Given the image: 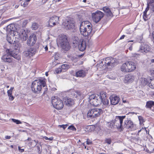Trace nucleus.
<instances>
[{"instance_id": "f257e3e1", "label": "nucleus", "mask_w": 154, "mask_h": 154, "mask_svg": "<svg viewBox=\"0 0 154 154\" xmlns=\"http://www.w3.org/2000/svg\"><path fill=\"white\" fill-rule=\"evenodd\" d=\"M88 101L92 105L95 106L102 104L103 108L109 106V102L107 99L106 93L102 92L99 94H93L90 95L88 98Z\"/></svg>"}, {"instance_id": "f03ea898", "label": "nucleus", "mask_w": 154, "mask_h": 154, "mask_svg": "<svg viewBox=\"0 0 154 154\" xmlns=\"http://www.w3.org/2000/svg\"><path fill=\"white\" fill-rule=\"evenodd\" d=\"M65 93H59V95L61 99L58 97V109H62L64 106L63 102L64 104L68 106H72L74 103V101L72 98L65 94Z\"/></svg>"}, {"instance_id": "7ed1b4c3", "label": "nucleus", "mask_w": 154, "mask_h": 154, "mask_svg": "<svg viewBox=\"0 0 154 154\" xmlns=\"http://www.w3.org/2000/svg\"><path fill=\"white\" fill-rule=\"evenodd\" d=\"M92 26L88 21H84L80 24V31L81 34L86 37L91 34Z\"/></svg>"}, {"instance_id": "20e7f679", "label": "nucleus", "mask_w": 154, "mask_h": 154, "mask_svg": "<svg viewBox=\"0 0 154 154\" xmlns=\"http://www.w3.org/2000/svg\"><path fill=\"white\" fill-rule=\"evenodd\" d=\"M45 79H41L35 80L32 83L31 86L32 91L35 93H38L41 91L42 87L45 86Z\"/></svg>"}, {"instance_id": "39448f33", "label": "nucleus", "mask_w": 154, "mask_h": 154, "mask_svg": "<svg viewBox=\"0 0 154 154\" xmlns=\"http://www.w3.org/2000/svg\"><path fill=\"white\" fill-rule=\"evenodd\" d=\"M58 43L61 47L64 50L68 51L70 46L66 35L64 34H60L58 35Z\"/></svg>"}, {"instance_id": "423d86ee", "label": "nucleus", "mask_w": 154, "mask_h": 154, "mask_svg": "<svg viewBox=\"0 0 154 154\" xmlns=\"http://www.w3.org/2000/svg\"><path fill=\"white\" fill-rule=\"evenodd\" d=\"M13 34L15 38L21 40L23 41H26L28 37L25 30L23 29L20 30L14 31Z\"/></svg>"}, {"instance_id": "0eeeda50", "label": "nucleus", "mask_w": 154, "mask_h": 154, "mask_svg": "<svg viewBox=\"0 0 154 154\" xmlns=\"http://www.w3.org/2000/svg\"><path fill=\"white\" fill-rule=\"evenodd\" d=\"M126 116H116L115 119L113 120L116 127L118 129H121L122 131L124 129L123 126H122V123L123 119L125 118Z\"/></svg>"}, {"instance_id": "6e6552de", "label": "nucleus", "mask_w": 154, "mask_h": 154, "mask_svg": "<svg viewBox=\"0 0 154 154\" xmlns=\"http://www.w3.org/2000/svg\"><path fill=\"white\" fill-rule=\"evenodd\" d=\"M102 113V110L100 109H93L89 110L87 113V116L91 118L97 117Z\"/></svg>"}, {"instance_id": "1a4fd4ad", "label": "nucleus", "mask_w": 154, "mask_h": 154, "mask_svg": "<svg viewBox=\"0 0 154 154\" xmlns=\"http://www.w3.org/2000/svg\"><path fill=\"white\" fill-rule=\"evenodd\" d=\"M75 39L73 42V44L75 43L78 46L79 50L81 51H83L86 48V42L83 39H80L78 37H75Z\"/></svg>"}, {"instance_id": "9d476101", "label": "nucleus", "mask_w": 154, "mask_h": 154, "mask_svg": "<svg viewBox=\"0 0 154 154\" xmlns=\"http://www.w3.org/2000/svg\"><path fill=\"white\" fill-rule=\"evenodd\" d=\"M66 29L72 30L74 31L75 29V22L72 19H66L63 23Z\"/></svg>"}, {"instance_id": "9b49d317", "label": "nucleus", "mask_w": 154, "mask_h": 154, "mask_svg": "<svg viewBox=\"0 0 154 154\" xmlns=\"http://www.w3.org/2000/svg\"><path fill=\"white\" fill-rule=\"evenodd\" d=\"M124 127L131 131H134L136 129V125L133 123L130 118H127L125 121Z\"/></svg>"}, {"instance_id": "f8f14e48", "label": "nucleus", "mask_w": 154, "mask_h": 154, "mask_svg": "<svg viewBox=\"0 0 154 154\" xmlns=\"http://www.w3.org/2000/svg\"><path fill=\"white\" fill-rule=\"evenodd\" d=\"M92 16L93 21L97 23L100 21L103 17V13L100 11L97 10L92 14Z\"/></svg>"}, {"instance_id": "ddd939ff", "label": "nucleus", "mask_w": 154, "mask_h": 154, "mask_svg": "<svg viewBox=\"0 0 154 154\" xmlns=\"http://www.w3.org/2000/svg\"><path fill=\"white\" fill-rule=\"evenodd\" d=\"M6 52L7 53L2 57V60L5 62L14 63L13 59L11 57H13L11 54V52H12V50H8Z\"/></svg>"}, {"instance_id": "4468645a", "label": "nucleus", "mask_w": 154, "mask_h": 154, "mask_svg": "<svg viewBox=\"0 0 154 154\" xmlns=\"http://www.w3.org/2000/svg\"><path fill=\"white\" fill-rule=\"evenodd\" d=\"M20 47L21 45L20 44L16 43L14 49L12 51V52H11V54L13 57L17 60H19L20 59V57L18 54Z\"/></svg>"}, {"instance_id": "2eb2a0df", "label": "nucleus", "mask_w": 154, "mask_h": 154, "mask_svg": "<svg viewBox=\"0 0 154 154\" xmlns=\"http://www.w3.org/2000/svg\"><path fill=\"white\" fill-rule=\"evenodd\" d=\"M104 64L106 67L109 66H114L116 63V59L112 57H108L106 58L105 59Z\"/></svg>"}, {"instance_id": "dca6fc26", "label": "nucleus", "mask_w": 154, "mask_h": 154, "mask_svg": "<svg viewBox=\"0 0 154 154\" xmlns=\"http://www.w3.org/2000/svg\"><path fill=\"white\" fill-rule=\"evenodd\" d=\"M61 93H65V94L67 95V96L69 97H76L78 95L81 96V94L80 92L77 91H75L73 90H71L69 91H65L61 92Z\"/></svg>"}, {"instance_id": "f3484780", "label": "nucleus", "mask_w": 154, "mask_h": 154, "mask_svg": "<svg viewBox=\"0 0 154 154\" xmlns=\"http://www.w3.org/2000/svg\"><path fill=\"white\" fill-rule=\"evenodd\" d=\"M37 38L34 34H31L29 36L27 41L28 45L31 46L34 45L36 42Z\"/></svg>"}, {"instance_id": "a211bd4d", "label": "nucleus", "mask_w": 154, "mask_h": 154, "mask_svg": "<svg viewBox=\"0 0 154 154\" xmlns=\"http://www.w3.org/2000/svg\"><path fill=\"white\" fill-rule=\"evenodd\" d=\"M36 50L32 48H29L23 52V55L26 57H30L35 54Z\"/></svg>"}, {"instance_id": "6ab92c4d", "label": "nucleus", "mask_w": 154, "mask_h": 154, "mask_svg": "<svg viewBox=\"0 0 154 154\" xmlns=\"http://www.w3.org/2000/svg\"><path fill=\"white\" fill-rule=\"evenodd\" d=\"M128 72H131L136 69L135 63L131 61L127 62Z\"/></svg>"}, {"instance_id": "aec40b11", "label": "nucleus", "mask_w": 154, "mask_h": 154, "mask_svg": "<svg viewBox=\"0 0 154 154\" xmlns=\"http://www.w3.org/2000/svg\"><path fill=\"white\" fill-rule=\"evenodd\" d=\"M150 50L149 45L145 44H142L140 48V51L143 53H146Z\"/></svg>"}, {"instance_id": "412c9836", "label": "nucleus", "mask_w": 154, "mask_h": 154, "mask_svg": "<svg viewBox=\"0 0 154 154\" xmlns=\"http://www.w3.org/2000/svg\"><path fill=\"white\" fill-rule=\"evenodd\" d=\"M109 99L110 100L111 104L113 105L117 104L120 100L119 97L114 95H112L110 96Z\"/></svg>"}, {"instance_id": "4be33fe9", "label": "nucleus", "mask_w": 154, "mask_h": 154, "mask_svg": "<svg viewBox=\"0 0 154 154\" xmlns=\"http://www.w3.org/2000/svg\"><path fill=\"white\" fill-rule=\"evenodd\" d=\"M88 71L85 69H81L76 72L75 73V76L77 77L83 78L84 77L87 73Z\"/></svg>"}, {"instance_id": "5701e85b", "label": "nucleus", "mask_w": 154, "mask_h": 154, "mask_svg": "<svg viewBox=\"0 0 154 154\" xmlns=\"http://www.w3.org/2000/svg\"><path fill=\"white\" fill-rule=\"evenodd\" d=\"M58 17L56 16H53L50 18L49 20V25L50 27L54 26L57 22Z\"/></svg>"}, {"instance_id": "b1692460", "label": "nucleus", "mask_w": 154, "mask_h": 154, "mask_svg": "<svg viewBox=\"0 0 154 154\" xmlns=\"http://www.w3.org/2000/svg\"><path fill=\"white\" fill-rule=\"evenodd\" d=\"M134 78V76L131 74H128L125 76V82H132Z\"/></svg>"}, {"instance_id": "393cba45", "label": "nucleus", "mask_w": 154, "mask_h": 154, "mask_svg": "<svg viewBox=\"0 0 154 154\" xmlns=\"http://www.w3.org/2000/svg\"><path fill=\"white\" fill-rule=\"evenodd\" d=\"M51 102L54 107L58 109L57 105L58 104V97L57 96H54L52 97Z\"/></svg>"}, {"instance_id": "a878e982", "label": "nucleus", "mask_w": 154, "mask_h": 154, "mask_svg": "<svg viewBox=\"0 0 154 154\" xmlns=\"http://www.w3.org/2000/svg\"><path fill=\"white\" fill-rule=\"evenodd\" d=\"M14 26L13 24H10L8 25L7 27V34H10L14 31Z\"/></svg>"}, {"instance_id": "bb28decb", "label": "nucleus", "mask_w": 154, "mask_h": 154, "mask_svg": "<svg viewBox=\"0 0 154 154\" xmlns=\"http://www.w3.org/2000/svg\"><path fill=\"white\" fill-rule=\"evenodd\" d=\"M103 11L106 14L107 16L111 17L112 13L110 8L107 7H104L103 8Z\"/></svg>"}, {"instance_id": "cd10ccee", "label": "nucleus", "mask_w": 154, "mask_h": 154, "mask_svg": "<svg viewBox=\"0 0 154 154\" xmlns=\"http://www.w3.org/2000/svg\"><path fill=\"white\" fill-rule=\"evenodd\" d=\"M149 8H150L147 5L145 11L143 12V18L145 21L147 20L149 18V16L147 15V12L149 10Z\"/></svg>"}, {"instance_id": "c85d7f7f", "label": "nucleus", "mask_w": 154, "mask_h": 154, "mask_svg": "<svg viewBox=\"0 0 154 154\" xmlns=\"http://www.w3.org/2000/svg\"><path fill=\"white\" fill-rule=\"evenodd\" d=\"M147 3V5L152 11H154V0H148Z\"/></svg>"}, {"instance_id": "c756f323", "label": "nucleus", "mask_w": 154, "mask_h": 154, "mask_svg": "<svg viewBox=\"0 0 154 154\" xmlns=\"http://www.w3.org/2000/svg\"><path fill=\"white\" fill-rule=\"evenodd\" d=\"M14 88L13 87H11L10 89L8 90L7 91L8 95L9 97V99L11 100H12L14 99V98L12 95V91Z\"/></svg>"}, {"instance_id": "7c9ffc66", "label": "nucleus", "mask_w": 154, "mask_h": 154, "mask_svg": "<svg viewBox=\"0 0 154 154\" xmlns=\"http://www.w3.org/2000/svg\"><path fill=\"white\" fill-rule=\"evenodd\" d=\"M153 106H154V101L150 100L146 102V108L151 109Z\"/></svg>"}, {"instance_id": "2f4dec72", "label": "nucleus", "mask_w": 154, "mask_h": 154, "mask_svg": "<svg viewBox=\"0 0 154 154\" xmlns=\"http://www.w3.org/2000/svg\"><path fill=\"white\" fill-rule=\"evenodd\" d=\"M127 62L123 63L121 66V70L122 71L125 72H128L127 69Z\"/></svg>"}, {"instance_id": "473e14b6", "label": "nucleus", "mask_w": 154, "mask_h": 154, "mask_svg": "<svg viewBox=\"0 0 154 154\" xmlns=\"http://www.w3.org/2000/svg\"><path fill=\"white\" fill-rule=\"evenodd\" d=\"M138 118L139 121L140 125H142L143 123L145 122V120L141 116H139Z\"/></svg>"}, {"instance_id": "72a5a7b5", "label": "nucleus", "mask_w": 154, "mask_h": 154, "mask_svg": "<svg viewBox=\"0 0 154 154\" xmlns=\"http://www.w3.org/2000/svg\"><path fill=\"white\" fill-rule=\"evenodd\" d=\"M109 127L111 128H115L116 127L114 122L112 120L110 122H109Z\"/></svg>"}, {"instance_id": "f704fd0d", "label": "nucleus", "mask_w": 154, "mask_h": 154, "mask_svg": "<svg viewBox=\"0 0 154 154\" xmlns=\"http://www.w3.org/2000/svg\"><path fill=\"white\" fill-rule=\"evenodd\" d=\"M7 40L8 42L10 44L12 43L13 42V40L11 39V38L9 34H7Z\"/></svg>"}, {"instance_id": "c9c22d12", "label": "nucleus", "mask_w": 154, "mask_h": 154, "mask_svg": "<svg viewBox=\"0 0 154 154\" xmlns=\"http://www.w3.org/2000/svg\"><path fill=\"white\" fill-rule=\"evenodd\" d=\"M32 28L34 30H36L38 27V24L36 23H32Z\"/></svg>"}, {"instance_id": "e433bc0d", "label": "nucleus", "mask_w": 154, "mask_h": 154, "mask_svg": "<svg viewBox=\"0 0 154 154\" xmlns=\"http://www.w3.org/2000/svg\"><path fill=\"white\" fill-rule=\"evenodd\" d=\"M141 81L142 83L143 84V85H147L148 84V83L149 82V81L148 82L147 79L146 78L142 79Z\"/></svg>"}, {"instance_id": "4c0bfd02", "label": "nucleus", "mask_w": 154, "mask_h": 154, "mask_svg": "<svg viewBox=\"0 0 154 154\" xmlns=\"http://www.w3.org/2000/svg\"><path fill=\"white\" fill-rule=\"evenodd\" d=\"M68 129H70L73 131H75L76 130V128L74 126L72 125L69 126L68 128Z\"/></svg>"}, {"instance_id": "58836bf2", "label": "nucleus", "mask_w": 154, "mask_h": 154, "mask_svg": "<svg viewBox=\"0 0 154 154\" xmlns=\"http://www.w3.org/2000/svg\"><path fill=\"white\" fill-rule=\"evenodd\" d=\"M67 126H68L67 124L58 125V128H63V130H64L67 127Z\"/></svg>"}, {"instance_id": "ea45409f", "label": "nucleus", "mask_w": 154, "mask_h": 154, "mask_svg": "<svg viewBox=\"0 0 154 154\" xmlns=\"http://www.w3.org/2000/svg\"><path fill=\"white\" fill-rule=\"evenodd\" d=\"M12 120L13 121V122L17 124H19L22 123V122H21V121L19 120H16L13 119H12Z\"/></svg>"}, {"instance_id": "a19ab883", "label": "nucleus", "mask_w": 154, "mask_h": 154, "mask_svg": "<svg viewBox=\"0 0 154 154\" xmlns=\"http://www.w3.org/2000/svg\"><path fill=\"white\" fill-rule=\"evenodd\" d=\"M67 65L63 64L60 66L59 67H60L62 69H65L66 68H67Z\"/></svg>"}, {"instance_id": "79ce46f5", "label": "nucleus", "mask_w": 154, "mask_h": 154, "mask_svg": "<svg viewBox=\"0 0 154 154\" xmlns=\"http://www.w3.org/2000/svg\"><path fill=\"white\" fill-rule=\"evenodd\" d=\"M111 140L110 138L106 139V142L108 144H110L111 143Z\"/></svg>"}, {"instance_id": "37998d69", "label": "nucleus", "mask_w": 154, "mask_h": 154, "mask_svg": "<svg viewBox=\"0 0 154 154\" xmlns=\"http://www.w3.org/2000/svg\"><path fill=\"white\" fill-rule=\"evenodd\" d=\"M150 84L152 86V88H154V79L151 81Z\"/></svg>"}, {"instance_id": "c03bdc74", "label": "nucleus", "mask_w": 154, "mask_h": 154, "mask_svg": "<svg viewBox=\"0 0 154 154\" xmlns=\"http://www.w3.org/2000/svg\"><path fill=\"white\" fill-rule=\"evenodd\" d=\"M28 4V3L25 1V2H24L23 4H21V5L23 7H26L27 6Z\"/></svg>"}, {"instance_id": "a18cd8bd", "label": "nucleus", "mask_w": 154, "mask_h": 154, "mask_svg": "<svg viewBox=\"0 0 154 154\" xmlns=\"http://www.w3.org/2000/svg\"><path fill=\"white\" fill-rule=\"evenodd\" d=\"M139 56V54H132V57H134L135 58H137Z\"/></svg>"}, {"instance_id": "49530a36", "label": "nucleus", "mask_w": 154, "mask_h": 154, "mask_svg": "<svg viewBox=\"0 0 154 154\" xmlns=\"http://www.w3.org/2000/svg\"><path fill=\"white\" fill-rule=\"evenodd\" d=\"M18 148L19 152H23L24 151V149H21L20 147L19 146L18 147Z\"/></svg>"}, {"instance_id": "de8ad7c7", "label": "nucleus", "mask_w": 154, "mask_h": 154, "mask_svg": "<svg viewBox=\"0 0 154 154\" xmlns=\"http://www.w3.org/2000/svg\"><path fill=\"white\" fill-rule=\"evenodd\" d=\"M86 143L88 145H90L92 144V142L89 140H87L86 141Z\"/></svg>"}, {"instance_id": "09e8293b", "label": "nucleus", "mask_w": 154, "mask_h": 154, "mask_svg": "<svg viewBox=\"0 0 154 154\" xmlns=\"http://www.w3.org/2000/svg\"><path fill=\"white\" fill-rule=\"evenodd\" d=\"M44 138L46 140H52V138H48L47 137L45 136L44 137Z\"/></svg>"}, {"instance_id": "8fccbe9b", "label": "nucleus", "mask_w": 154, "mask_h": 154, "mask_svg": "<svg viewBox=\"0 0 154 154\" xmlns=\"http://www.w3.org/2000/svg\"><path fill=\"white\" fill-rule=\"evenodd\" d=\"M62 69L59 66V67H58V73L62 72Z\"/></svg>"}, {"instance_id": "3c124183", "label": "nucleus", "mask_w": 154, "mask_h": 154, "mask_svg": "<svg viewBox=\"0 0 154 154\" xmlns=\"http://www.w3.org/2000/svg\"><path fill=\"white\" fill-rule=\"evenodd\" d=\"M144 128L143 131H146V133L147 134H149V131H147V130L146 129V128Z\"/></svg>"}, {"instance_id": "603ef678", "label": "nucleus", "mask_w": 154, "mask_h": 154, "mask_svg": "<svg viewBox=\"0 0 154 154\" xmlns=\"http://www.w3.org/2000/svg\"><path fill=\"white\" fill-rule=\"evenodd\" d=\"M57 57H58V55H57V53H56L55 54V55L54 56V58L56 59V60H57Z\"/></svg>"}, {"instance_id": "864d4df0", "label": "nucleus", "mask_w": 154, "mask_h": 154, "mask_svg": "<svg viewBox=\"0 0 154 154\" xmlns=\"http://www.w3.org/2000/svg\"><path fill=\"white\" fill-rule=\"evenodd\" d=\"M5 139H9L11 138V137L9 136H6L5 137Z\"/></svg>"}, {"instance_id": "5fc2aeb1", "label": "nucleus", "mask_w": 154, "mask_h": 154, "mask_svg": "<svg viewBox=\"0 0 154 154\" xmlns=\"http://www.w3.org/2000/svg\"><path fill=\"white\" fill-rule=\"evenodd\" d=\"M125 37V35H122L120 38L119 39H122L123 38H124V37Z\"/></svg>"}, {"instance_id": "6e6d98bb", "label": "nucleus", "mask_w": 154, "mask_h": 154, "mask_svg": "<svg viewBox=\"0 0 154 154\" xmlns=\"http://www.w3.org/2000/svg\"><path fill=\"white\" fill-rule=\"evenodd\" d=\"M152 36L153 37V42L154 43V31L152 32Z\"/></svg>"}, {"instance_id": "4d7b16f0", "label": "nucleus", "mask_w": 154, "mask_h": 154, "mask_svg": "<svg viewBox=\"0 0 154 154\" xmlns=\"http://www.w3.org/2000/svg\"><path fill=\"white\" fill-rule=\"evenodd\" d=\"M54 73L56 74L58 73V69H56L54 71Z\"/></svg>"}, {"instance_id": "13d9d810", "label": "nucleus", "mask_w": 154, "mask_h": 154, "mask_svg": "<svg viewBox=\"0 0 154 154\" xmlns=\"http://www.w3.org/2000/svg\"><path fill=\"white\" fill-rule=\"evenodd\" d=\"M36 147L37 148V150L38 151V152H39L40 151V147L38 146H37Z\"/></svg>"}, {"instance_id": "bf43d9fd", "label": "nucleus", "mask_w": 154, "mask_h": 154, "mask_svg": "<svg viewBox=\"0 0 154 154\" xmlns=\"http://www.w3.org/2000/svg\"><path fill=\"white\" fill-rule=\"evenodd\" d=\"M144 130V128H141V129H140V130H139L138 131V133H140V132L142 131H143Z\"/></svg>"}, {"instance_id": "052dcab7", "label": "nucleus", "mask_w": 154, "mask_h": 154, "mask_svg": "<svg viewBox=\"0 0 154 154\" xmlns=\"http://www.w3.org/2000/svg\"><path fill=\"white\" fill-rule=\"evenodd\" d=\"M45 51H47L48 50V48L47 46H46L45 47Z\"/></svg>"}, {"instance_id": "680f3d73", "label": "nucleus", "mask_w": 154, "mask_h": 154, "mask_svg": "<svg viewBox=\"0 0 154 154\" xmlns=\"http://www.w3.org/2000/svg\"><path fill=\"white\" fill-rule=\"evenodd\" d=\"M151 62L152 63H154V59H152L151 60Z\"/></svg>"}, {"instance_id": "e2e57ef3", "label": "nucleus", "mask_w": 154, "mask_h": 154, "mask_svg": "<svg viewBox=\"0 0 154 154\" xmlns=\"http://www.w3.org/2000/svg\"><path fill=\"white\" fill-rule=\"evenodd\" d=\"M132 47L131 46L129 47V50L131 51L132 50Z\"/></svg>"}, {"instance_id": "0e129e2a", "label": "nucleus", "mask_w": 154, "mask_h": 154, "mask_svg": "<svg viewBox=\"0 0 154 154\" xmlns=\"http://www.w3.org/2000/svg\"><path fill=\"white\" fill-rule=\"evenodd\" d=\"M45 75L47 76L48 75V72H46L45 73Z\"/></svg>"}, {"instance_id": "69168bd1", "label": "nucleus", "mask_w": 154, "mask_h": 154, "mask_svg": "<svg viewBox=\"0 0 154 154\" xmlns=\"http://www.w3.org/2000/svg\"><path fill=\"white\" fill-rule=\"evenodd\" d=\"M34 141L35 142V143H36L35 145H36L37 144V143H38V141H36L35 140H34Z\"/></svg>"}, {"instance_id": "338daca9", "label": "nucleus", "mask_w": 154, "mask_h": 154, "mask_svg": "<svg viewBox=\"0 0 154 154\" xmlns=\"http://www.w3.org/2000/svg\"><path fill=\"white\" fill-rule=\"evenodd\" d=\"M127 102V101L126 100H123V102L124 103H125Z\"/></svg>"}, {"instance_id": "774afa93", "label": "nucleus", "mask_w": 154, "mask_h": 154, "mask_svg": "<svg viewBox=\"0 0 154 154\" xmlns=\"http://www.w3.org/2000/svg\"><path fill=\"white\" fill-rule=\"evenodd\" d=\"M27 140H31V138H28Z\"/></svg>"}]
</instances>
